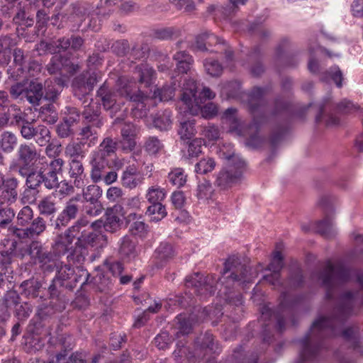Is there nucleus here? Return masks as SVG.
I'll list each match as a JSON object with an SVG mask.
<instances>
[{"mask_svg":"<svg viewBox=\"0 0 363 363\" xmlns=\"http://www.w3.org/2000/svg\"><path fill=\"white\" fill-rule=\"evenodd\" d=\"M66 83L65 77H55L54 79H48L44 85V98L52 102H55Z\"/></svg>","mask_w":363,"mask_h":363,"instance_id":"obj_25","label":"nucleus"},{"mask_svg":"<svg viewBox=\"0 0 363 363\" xmlns=\"http://www.w3.org/2000/svg\"><path fill=\"white\" fill-rule=\"evenodd\" d=\"M40 242L36 240L31 241L29 244L18 248L17 250V257L21 259L28 256L30 260L33 262Z\"/></svg>","mask_w":363,"mask_h":363,"instance_id":"obj_51","label":"nucleus"},{"mask_svg":"<svg viewBox=\"0 0 363 363\" xmlns=\"http://www.w3.org/2000/svg\"><path fill=\"white\" fill-rule=\"evenodd\" d=\"M54 189L55 190L53 192L55 196L58 195L60 196V199L68 196L74 192V186L67 180L58 182Z\"/></svg>","mask_w":363,"mask_h":363,"instance_id":"obj_59","label":"nucleus"},{"mask_svg":"<svg viewBox=\"0 0 363 363\" xmlns=\"http://www.w3.org/2000/svg\"><path fill=\"white\" fill-rule=\"evenodd\" d=\"M169 181L174 186L181 187L184 185L186 182V176L184 174V170L181 168H177L169 173Z\"/></svg>","mask_w":363,"mask_h":363,"instance_id":"obj_62","label":"nucleus"},{"mask_svg":"<svg viewBox=\"0 0 363 363\" xmlns=\"http://www.w3.org/2000/svg\"><path fill=\"white\" fill-rule=\"evenodd\" d=\"M284 257L279 251H276L274 253V257L267 267V270L272 273L269 274L264 275L263 279L269 282L274 286H278L281 285L280 281V272L284 267Z\"/></svg>","mask_w":363,"mask_h":363,"instance_id":"obj_20","label":"nucleus"},{"mask_svg":"<svg viewBox=\"0 0 363 363\" xmlns=\"http://www.w3.org/2000/svg\"><path fill=\"white\" fill-rule=\"evenodd\" d=\"M52 251L59 259L67 254V258L69 261L74 252L73 241L63 233L59 234L52 245Z\"/></svg>","mask_w":363,"mask_h":363,"instance_id":"obj_21","label":"nucleus"},{"mask_svg":"<svg viewBox=\"0 0 363 363\" xmlns=\"http://www.w3.org/2000/svg\"><path fill=\"white\" fill-rule=\"evenodd\" d=\"M222 277L219 279L222 288L219 292L224 295L226 302L240 306L242 303V296L240 293H235L237 286L249 283L252 281L249 267L242 264L238 256L232 255L224 264Z\"/></svg>","mask_w":363,"mask_h":363,"instance_id":"obj_3","label":"nucleus"},{"mask_svg":"<svg viewBox=\"0 0 363 363\" xmlns=\"http://www.w3.org/2000/svg\"><path fill=\"white\" fill-rule=\"evenodd\" d=\"M186 343L185 338L177 343L173 353L177 363H182L184 358L194 363L196 359L203 358L208 354H218L222 351L218 341L208 331L196 338L194 351H191Z\"/></svg>","mask_w":363,"mask_h":363,"instance_id":"obj_5","label":"nucleus"},{"mask_svg":"<svg viewBox=\"0 0 363 363\" xmlns=\"http://www.w3.org/2000/svg\"><path fill=\"white\" fill-rule=\"evenodd\" d=\"M16 45V38L11 35L0 36V64L7 65L11 58V48Z\"/></svg>","mask_w":363,"mask_h":363,"instance_id":"obj_34","label":"nucleus"},{"mask_svg":"<svg viewBox=\"0 0 363 363\" xmlns=\"http://www.w3.org/2000/svg\"><path fill=\"white\" fill-rule=\"evenodd\" d=\"M291 47V42L287 38H283L278 45L276 48L275 50V57L274 60L277 63L281 62L286 67H296L298 64V60L296 59L291 58L289 55H288L287 52L290 50Z\"/></svg>","mask_w":363,"mask_h":363,"instance_id":"obj_22","label":"nucleus"},{"mask_svg":"<svg viewBox=\"0 0 363 363\" xmlns=\"http://www.w3.org/2000/svg\"><path fill=\"white\" fill-rule=\"evenodd\" d=\"M38 208L40 215L49 216L55 214L57 210L55 194L42 198L38 202Z\"/></svg>","mask_w":363,"mask_h":363,"instance_id":"obj_38","label":"nucleus"},{"mask_svg":"<svg viewBox=\"0 0 363 363\" xmlns=\"http://www.w3.org/2000/svg\"><path fill=\"white\" fill-rule=\"evenodd\" d=\"M135 74L137 75L138 83L147 88L152 85L156 78L155 69L147 64L138 65Z\"/></svg>","mask_w":363,"mask_h":363,"instance_id":"obj_32","label":"nucleus"},{"mask_svg":"<svg viewBox=\"0 0 363 363\" xmlns=\"http://www.w3.org/2000/svg\"><path fill=\"white\" fill-rule=\"evenodd\" d=\"M350 270L342 263L333 264L327 262L325 267L317 274V278L325 289V298L332 300L337 286L350 279Z\"/></svg>","mask_w":363,"mask_h":363,"instance_id":"obj_6","label":"nucleus"},{"mask_svg":"<svg viewBox=\"0 0 363 363\" xmlns=\"http://www.w3.org/2000/svg\"><path fill=\"white\" fill-rule=\"evenodd\" d=\"M267 89L255 86L247 94L249 111L253 116V122L247 130L242 129L241 135L246 137L245 145L252 148H257L262 143V138L258 135V125L262 122L260 118L266 117V102L264 99Z\"/></svg>","mask_w":363,"mask_h":363,"instance_id":"obj_4","label":"nucleus"},{"mask_svg":"<svg viewBox=\"0 0 363 363\" xmlns=\"http://www.w3.org/2000/svg\"><path fill=\"white\" fill-rule=\"evenodd\" d=\"M216 167V162L211 157L201 160L195 165V171L198 174H206L212 172Z\"/></svg>","mask_w":363,"mask_h":363,"instance_id":"obj_58","label":"nucleus"},{"mask_svg":"<svg viewBox=\"0 0 363 363\" xmlns=\"http://www.w3.org/2000/svg\"><path fill=\"white\" fill-rule=\"evenodd\" d=\"M104 228L106 231L114 233L121 228L122 220L113 208H108L105 213Z\"/></svg>","mask_w":363,"mask_h":363,"instance_id":"obj_42","label":"nucleus"},{"mask_svg":"<svg viewBox=\"0 0 363 363\" xmlns=\"http://www.w3.org/2000/svg\"><path fill=\"white\" fill-rule=\"evenodd\" d=\"M40 117L48 124H55L58 120V113L52 104H48L40 107Z\"/></svg>","mask_w":363,"mask_h":363,"instance_id":"obj_45","label":"nucleus"},{"mask_svg":"<svg viewBox=\"0 0 363 363\" xmlns=\"http://www.w3.org/2000/svg\"><path fill=\"white\" fill-rule=\"evenodd\" d=\"M91 166V179L94 183H98L102 180L103 174L109 169H120L122 166V162L118 157L111 156L94 151L90 160Z\"/></svg>","mask_w":363,"mask_h":363,"instance_id":"obj_8","label":"nucleus"},{"mask_svg":"<svg viewBox=\"0 0 363 363\" xmlns=\"http://www.w3.org/2000/svg\"><path fill=\"white\" fill-rule=\"evenodd\" d=\"M146 215L150 217V220L152 221H160L167 216L165 206L162 203H152L147 208Z\"/></svg>","mask_w":363,"mask_h":363,"instance_id":"obj_53","label":"nucleus"},{"mask_svg":"<svg viewBox=\"0 0 363 363\" xmlns=\"http://www.w3.org/2000/svg\"><path fill=\"white\" fill-rule=\"evenodd\" d=\"M122 140L119 145L123 151L129 152L134 149L136 143L135 140V127L132 123H124L121 130Z\"/></svg>","mask_w":363,"mask_h":363,"instance_id":"obj_27","label":"nucleus"},{"mask_svg":"<svg viewBox=\"0 0 363 363\" xmlns=\"http://www.w3.org/2000/svg\"><path fill=\"white\" fill-rule=\"evenodd\" d=\"M115 87L121 100L143 103L148 95L136 86L135 82L125 76L118 78Z\"/></svg>","mask_w":363,"mask_h":363,"instance_id":"obj_11","label":"nucleus"},{"mask_svg":"<svg viewBox=\"0 0 363 363\" xmlns=\"http://www.w3.org/2000/svg\"><path fill=\"white\" fill-rule=\"evenodd\" d=\"M325 218L321 220L313 223L312 228L310 224H302L301 230L304 233H308L313 229L325 238L333 237L335 235V230L333 223V209L330 208L328 211L325 209Z\"/></svg>","mask_w":363,"mask_h":363,"instance_id":"obj_17","label":"nucleus"},{"mask_svg":"<svg viewBox=\"0 0 363 363\" xmlns=\"http://www.w3.org/2000/svg\"><path fill=\"white\" fill-rule=\"evenodd\" d=\"M261 56V49L258 46L255 47L249 55L250 60L253 62L251 67V73L255 77H259L264 72V67L262 62L259 61Z\"/></svg>","mask_w":363,"mask_h":363,"instance_id":"obj_44","label":"nucleus"},{"mask_svg":"<svg viewBox=\"0 0 363 363\" xmlns=\"http://www.w3.org/2000/svg\"><path fill=\"white\" fill-rule=\"evenodd\" d=\"M32 306L28 302H23L21 304H18L15 307L14 315L18 318L19 321H25L30 316L32 313Z\"/></svg>","mask_w":363,"mask_h":363,"instance_id":"obj_63","label":"nucleus"},{"mask_svg":"<svg viewBox=\"0 0 363 363\" xmlns=\"http://www.w3.org/2000/svg\"><path fill=\"white\" fill-rule=\"evenodd\" d=\"M245 162L238 159V162L221 169L216 176L214 184L220 190H228L238 184L242 178Z\"/></svg>","mask_w":363,"mask_h":363,"instance_id":"obj_10","label":"nucleus"},{"mask_svg":"<svg viewBox=\"0 0 363 363\" xmlns=\"http://www.w3.org/2000/svg\"><path fill=\"white\" fill-rule=\"evenodd\" d=\"M218 280L213 274L203 276L199 272L188 275L185 279L186 288L194 289L198 296H206L214 294L216 290Z\"/></svg>","mask_w":363,"mask_h":363,"instance_id":"obj_9","label":"nucleus"},{"mask_svg":"<svg viewBox=\"0 0 363 363\" xmlns=\"http://www.w3.org/2000/svg\"><path fill=\"white\" fill-rule=\"evenodd\" d=\"M41 287V283L35 279L26 280L20 285L21 294L28 298H37Z\"/></svg>","mask_w":363,"mask_h":363,"instance_id":"obj_39","label":"nucleus"},{"mask_svg":"<svg viewBox=\"0 0 363 363\" xmlns=\"http://www.w3.org/2000/svg\"><path fill=\"white\" fill-rule=\"evenodd\" d=\"M203 141L201 139H194L188 145L187 150H183L182 157L186 160L197 157L202 152Z\"/></svg>","mask_w":363,"mask_h":363,"instance_id":"obj_48","label":"nucleus"},{"mask_svg":"<svg viewBox=\"0 0 363 363\" xmlns=\"http://www.w3.org/2000/svg\"><path fill=\"white\" fill-rule=\"evenodd\" d=\"M33 263L38 264L44 273H52L59 268L60 260L52 250H49L40 242Z\"/></svg>","mask_w":363,"mask_h":363,"instance_id":"obj_15","label":"nucleus"},{"mask_svg":"<svg viewBox=\"0 0 363 363\" xmlns=\"http://www.w3.org/2000/svg\"><path fill=\"white\" fill-rule=\"evenodd\" d=\"M43 96V85L37 82H30L25 90V96L33 106L38 104Z\"/></svg>","mask_w":363,"mask_h":363,"instance_id":"obj_37","label":"nucleus"},{"mask_svg":"<svg viewBox=\"0 0 363 363\" xmlns=\"http://www.w3.org/2000/svg\"><path fill=\"white\" fill-rule=\"evenodd\" d=\"M72 88L74 96L79 99H82L91 91L86 87L85 77L83 74H80L74 79Z\"/></svg>","mask_w":363,"mask_h":363,"instance_id":"obj_46","label":"nucleus"},{"mask_svg":"<svg viewBox=\"0 0 363 363\" xmlns=\"http://www.w3.org/2000/svg\"><path fill=\"white\" fill-rule=\"evenodd\" d=\"M163 148V143L155 136L149 137L144 143V149L150 155H157Z\"/></svg>","mask_w":363,"mask_h":363,"instance_id":"obj_54","label":"nucleus"},{"mask_svg":"<svg viewBox=\"0 0 363 363\" xmlns=\"http://www.w3.org/2000/svg\"><path fill=\"white\" fill-rule=\"evenodd\" d=\"M63 113L65 116L62 119L65 121L73 125L79 122L82 113L76 107L66 106Z\"/></svg>","mask_w":363,"mask_h":363,"instance_id":"obj_64","label":"nucleus"},{"mask_svg":"<svg viewBox=\"0 0 363 363\" xmlns=\"http://www.w3.org/2000/svg\"><path fill=\"white\" fill-rule=\"evenodd\" d=\"M102 195V190L97 185H89L83 190L84 199L90 203H100L99 199Z\"/></svg>","mask_w":363,"mask_h":363,"instance_id":"obj_55","label":"nucleus"},{"mask_svg":"<svg viewBox=\"0 0 363 363\" xmlns=\"http://www.w3.org/2000/svg\"><path fill=\"white\" fill-rule=\"evenodd\" d=\"M55 271L57 272L55 279H57L59 282L65 285V289L72 291L76 288L77 284L82 280V275H79L76 273L74 268L70 264H63L62 262L60 263L58 269Z\"/></svg>","mask_w":363,"mask_h":363,"instance_id":"obj_16","label":"nucleus"},{"mask_svg":"<svg viewBox=\"0 0 363 363\" xmlns=\"http://www.w3.org/2000/svg\"><path fill=\"white\" fill-rule=\"evenodd\" d=\"M68 174L70 178L74 179V185L77 188L84 186V168L82 162L79 159H69Z\"/></svg>","mask_w":363,"mask_h":363,"instance_id":"obj_31","label":"nucleus"},{"mask_svg":"<svg viewBox=\"0 0 363 363\" xmlns=\"http://www.w3.org/2000/svg\"><path fill=\"white\" fill-rule=\"evenodd\" d=\"M96 96L100 101L99 104L103 106L104 110L109 111L111 113L116 114L124 106V101L119 99L116 87H111L107 82H104L99 86Z\"/></svg>","mask_w":363,"mask_h":363,"instance_id":"obj_12","label":"nucleus"},{"mask_svg":"<svg viewBox=\"0 0 363 363\" xmlns=\"http://www.w3.org/2000/svg\"><path fill=\"white\" fill-rule=\"evenodd\" d=\"M165 195L164 189L160 186H151L147 189L145 196L150 203H160L164 199Z\"/></svg>","mask_w":363,"mask_h":363,"instance_id":"obj_57","label":"nucleus"},{"mask_svg":"<svg viewBox=\"0 0 363 363\" xmlns=\"http://www.w3.org/2000/svg\"><path fill=\"white\" fill-rule=\"evenodd\" d=\"M214 189L211 183L206 179L198 183L196 196L199 200H208L212 198Z\"/></svg>","mask_w":363,"mask_h":363,"instance_id":"obj_47","label":"nucleus"},{"mask_svg":"<svg viewBox=\"0 0 363 363\" xmlns=\"http://www.w3.org/2000/svg\"><path fill=\"white\" fill-rule=\"evenodd\" d=\"M178 133L182 139H189L196 133L194 121H185L180 123Z\"/></svg>","mask_w":363,"mask_h":363,"instance_id":"obj_61","label":"nucleus"},{"mask_svg":"<svg viewBox=\"0 0 363 363\" xmlns=\"http://www.w3.org/2000/svg\"><path fill=\"white\" fill-rule=\"evenodd\" d=\"M80 212V199L79 196H73L67 201L62 211L58 214L52 224L55 229L60 230L75 220Z\"/></svg>","mask_w":363,"mask_h":363,"instance_id":"obj_13","label":"nucleus"},{"mask_svg":"<svg viewBox=\"0 0 363 363\" xmlns=\"http://www.w3.org/2000/svg\"><path fill=\"white\" fill-rule=\"evenodd\" d=\"M118 245V255L125 262L135 259L140 252L138 242L129 235H125L121 238Z\"/></svg>","mask_w":363,"mask_h":363,"instance_id":"obj_19","label":"nucleus"},{"mask_svg":"<svg viewBox=\"0 0 363 363\" xmlns=\"http://www.w3.org/2000/svg\"><path fill=\"white\" fill-rule=\"evenodd\" d=\"M286 292L283 291L281 296L283 300L279 303V306L276 310H273L267 306H264L262 308V319L266 322L269 320V323H264L263 325V341L267 343H270L273 339V335L270 330L271 322H276V327L277 330L282 333L285 329V315L287 313L286 308Z\"/></svg>","mask_w":363,"mask_h":363,"instance_id":"obj_7","label":"nucleus"},{"mask_svg":"<svg viewBox=\"0 0 363 363\" xmlns=\"http://www.w3.org/2000/svg\"><path fill=\"white\" fill-rule=\"evenodd\" d=\"M29 224L30 225L28 228L33 238L40 235L46 230L47 227L46 221L40 216L33 218Z\"/></svg>","mask_w":363,"mask_h":363,"instance_id":"obj_56","label":"nucleus"},{"mask_svg":"<svg viewBox=\"0 0 363 363\" xmlns=\"http://www.w3.org/2000/svg\"><path fill=\"white\" fill-rule=\"evenodd\" d=\"M223 123L229 125L230 130L238 135L242 134V125L237 115V109L235 108H227L222 117Z\"/></svg>","mask_w":363,"mask_h":363,"instance_id":"obj_35","label":"nucleus"},{"mask_svg":"<svg viewBox=\"0 0 363 363\" xmlns=\"http://www.w3.org/2000/svg\"><path fill=\"white\" fill-rule=\"evenodd\" d=\"M18 182L17 179L12 177L6 180L4 184V189L2 191L0 196L1 202L2 203H6L8 204L13 203L18 199Z\"/></svg>","mask_w":363,"mask_h":363,"instance_id":"obj_33","label":"nucleus"},{"mask_svg":"<svg viewBox=\"0 0 363 363\" xmlns=\"http://www.w3.org/2000/svg\"><path fill=\"white\" fill-rule=\"evenodd\" d=\"M64 164L63 159L58 157L52 160L45 167H40L41 182L47 189L52 190L56 187L59 182L57 174L62 173Z\"/></svg>","mask_w":363,"mask_h":363,"instance_id":"obj_14","label":"nucleus"},{"mask_svg":"<svg viewBox=\"0 0 363 363\" xmlns=\"http://www.w3.org/2000/svg\"><path fill=\"white\" fill-rule=\"evenodd\" d=\"M35 143L41 147L46 146L45 153L48 156H52L51 152L55 148V145L50 143L51 140V133L50 130L43 125L36 126L35 137L33 138Z\"/></svg>","mask_w":363,"mask_h":363,"instance_id":"obj_28","label":"nucleus"},{"mask_svg":"<svg viewBox=\"0 0 363 363\" xmlns=\"http://www.w3.org/2000/svg\"><path fill=\"white\" fill-rule=\"evenodd\" d=\"M17 144V138L11 132H4L1 135L0 145L3 152H11Z\"/></svg>","mask_w":363,"mask_h":363,"instance_id":"obj_50","label":"nucleus"},{"mask_svg":"<svg viewBox=\"0 0 363 363\" xmlns=\"http://www.w3.org/2000/svg\"><path fill=\"white\" fill-rule=\"evenodd\" d=\"M177 86L174 81L171 84H165L161 88H157L154 90L153 97L160 101H168L174 97Z\"/></svg>","mask_w":363,"mask_h":363,"instance_id":"obj_43","label":"nucleus"},{"mask_svg":"<svg viewBox=\"0 0 363 363\" xmlns=\"http://www.w3.org/2000/svg\"><path fill=\"white\" fill-rule=\"evenodd\" d=\"M62 308V306L54 305L52 302L49 305L42 304L38 307L37 315L43 320L55 314L56 311H61Z\"/></svg>","mask_w":363,"mask_h":363,"instance_id":"obj_60","label":"nucleus"},{"mask_svg":"<svg viewBox=\"0 0 363 363\" xmlns=\"http://www.w3.org/2000/svg\"><path fill=\"white\" fill-rule=\"evenodd\" d=\"M84 43V39L76 35L64 36L49 43H42L40 45L43 49L53 55L46 69L50 74H60L65 76L67 81V74L73 75L79 70L78 63L73 62L69 53L62 55L60 52L71 50L74 52L79 51Z\"/></svg>","mask_w":363,"mask_h":363,"instance_id":"obj_2","label":"nucleus"},{"mask_svg":"<svg viewBox=\"0 0 363 363\" xmlns=\"http://www.w3.org/2000/svg\"><path fill=\"white\" fill-rule=\"evenodd\" d=\"M117 147L118 143L111 138L107 137L102 140L96 151L112 157H117L116 154Z\"/></svg>","mask_w":363,"mask_h":363,"instance_id":"obj_49","label":"nucleus"},{"mask_svg":"<svg viewBox=\"0 0 363 363\" xmlns=\"http://www.w3.org/2000/svg\"><path fill=\"white\" fill-rule=\"evenodd\" d=\"M39 157L35 147L33 144H21L17 151L18 163L34 165Z\"/></svg>","mask_w":363,"mask_h":363,"instance_id":"obj_29","label":"nucleus"},{"mask_svg":"<svg viewBox=\"0 0 363 363\" xmlns=\"http://www.w3.org/2000/svg\"><path fill=\"white\" fill-rule=\"evenodd\" d=\"M85 146L79 140V141H72L66 145L65 153L69 159H83L87 152Z\"/></svg>","mask_w":363,"mask_h":363,"instance_id":"obj_40","label":"nucleus"},{"mask_svg":"<svg viewBox=\"0 0 363 363\" xmlns=\"http://www.w3.org/2000/svg\"><path fill=\"white\" fill-rule=\"evenodd\" d=\"M358 301V294L346 291L340 296L330 316H320L313 321L309 331L298 340L303 360H313L318 357L325 348L324 340L329 337L341 335L350 342L354 350L361 348L358 325H352L342 330L346 320L354 314V308L360 306Z\"/></svg>","mask_w":363,"mask_h":363,"instance_id":"obj_1","label":"nucleus"},{"mask_svg":"<svg viewBox=\"0 0 363 363\" xmlns=\"http://www.w3.org/2000/svg\"><path fill=\"white\" fill-rule=\"evenodd\" d=\"M175 256L176 252L172 244L167 242H161L154 252L156 267H164Z\"/></svg>","mask_w":363,"mask_h":363,"instance_id":"obj_23","label":"nucleus"},{"mask_svg":"<svg viewBox=\"0 0 363 363\" xmlns=\"http://www.w3.org/2000/svg\"><path fill=\"white\" fill-rule=\"evenodd\" d=\"M137 174V169L134 166H128L123 172L121 177L122 184L128 188L133 189L138 184V181L135 178Z\"/></svg>","mask_w":363,"mask_h":363,"instance_id":"obj_52","label":"nucleus"},{"mask_svg":"<svg viewBox=\"0 0 363 363\" xmlns=\"http://www.w3.org/2000/svg\"><path fill=\"white\" fill-rule=\"evenodd\" d=\"M76 245L82 248L89 247L101 248L107 245V237L101 233L89 229L86 230L83 235L77 237Z\"/></svg>","mask_w":363,"mask_h":363,"instance_id":"obj_18","label":"nucleus"},{"mask_svg":"<svg viewBox=\"0 0 363 363\" xmlns=\"http://www.w3.org/2000/svg\"><path fill=\"white\" fill-rule=\"evenodd\" d=\"M172 113L169 110L158 111L153 116L152 123L155 128L160 131H167L172 125Z\"/></svg>","mask_w":363,"mask_h":363,"instance_id":"obj_36","label":"nucleus"},{"mask_svg":"<svg viewBox=\"0 0 363 363\" xmlns=\"http://www.w3.org/2000/svg\"><path fill=\"white\" fill-rule=\"evenodd\" d=\"M206 40L208 46H212L213 45L215 46H218V48L216 50H211V52H223L225 54L226 61L231 62L233 60V51L223 39L218 38L213 33L207 32Z\"/></svg>","mask_w":363,"mask_h":363,"instance_id":"obj_30","label":"nucleus"},{"mask_svg":"<svg viewBox=\"0 0 363 363\" xmlns=\"http://www.w3.org/2000/svg\"><path fill=\"white\" fill-rule=\"evenodd\" d=\"M88 225L89 221L86 218L81 217L72 226L69 227L63 234L74 241L75 238H77L79 235H82L86 232Z\"/></svg>","mask_w":363,"mask_h":363,"instance_id":"obj_41","label":"nucleus"},{"mask_svg":"<svg viewBox=\"0 0 363 363\" xmlns=\"http://www.w3.org/2000/svg\"><path fill=\"white\" fill-rule=\"evenodd\" d=\"M101 127H96L95 125L85 123L79 130V140L82 142L87 147L94 146L98 142V130Z\"/></svg>","mask_w":363,"mask_h":363,"instance_id":"obj_26","label":"nucleus"},{"mask_svg":"<svg viewBox=\"0 0 363 363\" xmlns=\"http://www.w3.org/2000/svg\"><path fill=\"white\" fill-rule=\"evenodd\" d=\"M101 104L94 102L91 99L90 102L84 106L82 116L85 123L93 124L96 127H102L104 122L101 117Z\"/></svg>","mask_w":363,"mask_h":363,"instance_id":"obj_24","label":"nucleus"}]
</instances>
